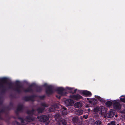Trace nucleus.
<instances>
[{"mask_svg": "<svg viewBox=\"0 0 125 125\" xmlns=\"http://www.w3.org/2000/svg\"><path fill=\"white\" fill-rule=\"evenodd\" d=\"M102 122L100 120H97L94 124L93 125H101Z\"/></svg>", "mask_w": 125, "mask_h": 125, "instance_id": "18", "label": "nucleus"}, {"mask_svg": "<svg viewBox=\"0 0 125 125\" xmlns=\"http://www.w3.org/2000/svg\"><path fill=\"white\" fill-rule=\"evenodd\" d=\"M113 106L114 108L116 109H119L121 108V105L116 100L114 102Z\"/></svg>", "mask_w": 125, "mask_h": 125, "instance_id": "4", "label": "nucleus"}, {"mask_svg": "<svg viewBox=\"0 0 125 125\" xmlns=\"http://www.w3.org/2000/svg\"><path fill=\"white\" fill-rule=\"evenodd\" d=\"M60 124H62L63 125H66L67 124L66 121L64 119H63L60 121Z\"/></svg>", "mask_w": 125, "mask_h": 125, "instance_id": "20", "label": "nucleus"}, {"mask_svg": "<svg viewBox=\"0 0 125 125\" xmlns=\"http://www.w3.org/2000/svg\"><path fill=\"white\" fill-rule=\"evenodd\" d=\"M74 106L76 108H80L82 106V104L81 103L76 102Z\"/></svg>", "mask_w": 125, "mask_h": 125, "instance_id": "9", "label": "nucleus"}, {"mask_svg": "<svg viewBox=\"0 0 125 125\" xmlns=\"http://www.w3.org/2000/svg\"><path fill=\"white\" fill-rule=\"evenodd\" d=\"M89 109H88V110H89Z\"/></svg>", "mask_w": 125, "mask_h": 125, "instance_id": "44", "label": "nucleus"}, {"mask_svg": "<svg viewBox=\"0 0 125 125\" xmlns=\"http://www.w3.org/2000/svg\"><path fill=\"white\" fill-rule=\"evenodd\" d=\"M31 88H29L26 89L24 90V91L25 92H31Z\"/></svg>", "mask_w": 125, "mask_h": 125, "instance_id": "23", "label": "nucleus"}, {"mask_svg": "<svg viewBox=\"0 0 125 125\" xmlns=\"http://www.w3.org/2000/svg\"><path fill=\"white\" fill-rule=\"evenodd\" d=\"M63 109H64L65 110H66V108L65 107H64L63 108Z\"/></svg>", "mask_w": 125, "mask_h": 125, "instance_id": "35", "label": "nucleus"}, {"mask_svg": "<svg viewBox=\"0 0 125 125\" xmlns=\"http://www.w3.org/2000/svg\"><path fill=\"white\" fill-rule=\"evenodd\" d=\"M98 110L96 109H95L94 110V111L95 112H98Z\"/></svg>", "mask_w": 125, "mask_h": 125, "instance_id": "36", "label": "nucleus"}, {"mask_svg": "<svg viewBox=\"0 0 125 125\" xmlns=\"http://www.w3.org/2000/svg\"><path fill=\"white\" fill-rule=\"evenodd\" d=\"M117 115H115V117H117Z\"/></svg>", "mask_w": 125, "mask_h": 125, "instance_id": "40", "label": "nucleus"}, {"mask_svg": "<svg viewBox=\"0 0 125 125\" xmlns=\"http://www.w3.org/2000/svg\"><path fill=\"white\" fill-rule=\"evenodd\" d=\"M112 102L109 101H107L105 103V104L108 107L111 106L112 105Z\"/></svg>", "mask_w": 125, "mask_h": 125, "instance_id": "19", "label": "nucleus"}, {"mask_svg": "<svg viewBox=\"0 0 125 125\" xmlns=\"http://www.w3.org/2000/svg\"><path fill=\"white\" fill-rule=\"evenodd\" d=\"M87 100H89V98H88L87 99Z\"/></svg>", "mask_w": 125, "mask_h": 125, "instance_id": "39", "label": "nucleus"}, {"mask_svg": "<svg viewBox=\"0 0 125 125\" xmlns=\"http://www.w3.org/2000/svg\"><path fill=\"white\" fill-rule=\"evenodd\" d=\"M45 97L44 95H43L42 96L40 97V98L41 99H43Z\"/></svg>", "mask_w": 125, "mask_h": 125, "instance_id": "33", "label": "nucleus"}, {"mask_svg": "<svg viewBox=\"0 0 125 125\" xmlns=\"http://www.w3.org/2000/svg\"><path fill=\"white\" fill-rule=\"evenodd\" d=\"M106 116H104V117L105 118H106Z\"/></svg>", "mask_w": 125, "mask_h": 125, "instance_id": "41", "label": "nucleus"}, {"mask_svg": "<svg viewBox=\"0 0 125 125\" xmlns=\"http://www.w3.org/2000/svg\"><path fill=\"white\" fill-rule=\"evenodd\" d=\"M37 118L40 119V121L44 122L47 121L48 119V117L46 115H43L40 117L39 116H37Z\"/></svg>", "mask_w": 125, "mask_h": 125, "instance_id": "2", "label": "nucleus"}, {"mask_svg": "<svg viewBox=\"0 0 125 125\" xmlns=\"http://www.w3.org/2000/svg\"><path fill=\"white\" fill-rule=\"evenodd\" d=\"M89 103H92V101H90V100H89Z\"/></svg>", "mask_w": 125, "mask_h": 125, "instance_id": "37", "label": "nucleus"}, {"mask_svg": "<svg viewBox=\"0 0 125 125\" xmlns=\"http://www.w3.org/2000/svg\"><path fill=\"white\" fill-rule=\"evenodd\" d=\"M98 111L101 115H104L106 113V110L103 106L100 107L99 108Z\"/></svg>", "mask_w": 125, "mask_h": 125, "instance_id": "1", "label": "nucleus"}, {"mask_svg": "<svg viewBox=\"0 0 125 125\" xmlns=\"http://www.w3.org/2000/svg\"><path fill=\"white\" fill-rule=\"evenodd\" d=\"M44 108H38L37 109V111L38 113H42L43 112V111L45 109Z\"/></svg>", "mask_w": 125, "mask_h": 125, "instance_id": "15", "label": "nucleus"}, {"mask_svg": "<svg viewBox=\"0 0 125 125\" xmlns=\"http://www.w3.org/2000/svg\"><path fill=\"white\" fill-rule=\"evenodd\" d=\"M35 118H32V117L30 116H27L26 118V120L28 122H31L33 121L34 120Z\"/></svg>", "mask_w": 125, "mask_h": 125, "instance_id": "13", "label": "nucleus"}, {"mask_svg": "<svg viewBox=\"0 0 125 125\" xmlns=\"http://www.w3.org/2000/svg\"><path fill=\"white\" fill-rule=\"evenodd\" d=\"M68 89L69 90H71L72 89V88H68Z\"/></svg>", "mask_w": 125, "mask_h": 125, "instance_id": "38", "label": "nucleus"}, {"mask_svg": "<svg viewBox=\"0 0 125 125\" xmlns=\"http://www.w3.org/2000/svg\"><path fill=\"white\" fill-rule=\"evenodd\" d=\"M3 86L2 84L0 83V88H1V87Z\"/></svg>", "mask_w": 125, "mask_h": 125, "instance_id": "32", "label": "nucleus"}, {"mask_svg": "<svg viewBox=\"0 0 125 125\" xmlns=\"http://www.w3.org/2000/svg\"><path fill=\"white\" fill-rule=\"evenodd\" d=\"M115 121H111L110 123L108 124L107 125H115Z\"/></svg>", "mask_w": 125, "mask_h": 125, "instance_id": "24", "label": "nucleus"}, {"mask_svg": "<svg viewBox=\"0 0 125 125\" xmlns=\"http://www.w3.org/2000/svg\"><path fill=\"white\" fill-rule=\"evenodd\" d=\"M56 97H57L59 99H60V97H61V96H60V95L58 96L57 95H56Z\"/></svg>", "mask_w": 125, "mask_h": 125, "instance_id": "31", "label": "nucleus"}, {"mask_svg": "<svg viewBox=\"0 0 125 125\" xmlns=\"http://www.w3.org/2000/svg\"><path fill=\"white\" fill-rule=\"evenodd\" d=\"M83 112V110H78L75 112V114L78 115H80L82 114Z\"/></svg>", "mask_w": 125, "mask_h": 125, "instance_id": "12", "label": "nucleus"}, {"mask_svg": "<svg viewBox=\"0 0 125 125\" xmlns=\"http://www.w3.org/2000/svg\"><path fill=\"white\" fill-rule=\"evenodd\" d=\"M117 125H119V124H117Z\"/></svg>", "mask_w": 125, "mask_h": 125, "instance_id": "42", "label": "nucleus"}, {"mask_svg": "<svg viewBox=\"0 0 125 125\" xmlns=\"http://www.w3.org/2000/svg\"><path fill=\"white\" fill-rule=\"evenodd\" d=\"M23 106L22 105H20L18 106L17 109L16 113L17 114L19 112H21L22 110Z\"/></svg>", "mask_w": 125, "mask_h": 125, "instance_id": "10", "label": "nucleus"}, {"mask_svg": "<svg viewBox=\"0 0 125 125\" xmlns=\"http://www.w3.org/2000/svg\"><path fill=\"white\" fill-rule=\"evenodd\" d=\"M79 120L77 116H75L73 117L72 119V121L74 123H77Z\"/></svg>", "mask_w": 125, "mask_h": 125, "instance_id": "14", "label": "nucleus"}, {"mask_svg": "<svg viewBox=\"0 0 125 125\" xmlns=\"http://www.w3.org/2000/svg\"><path fill=\"white\" fill-rule=\"evenodd\" d=\"M20 119H21V122L22 124V125L23 123H25V122H24L25 120H23L21 118H20Z\"/></svg>", "mask_w": 125, "mask_h": 125, "instance_id": "30", "label": "nucleus"}, {"mask_svg": "<svg viewBox=\"0 0 125 125\" xmlns=\"http://www.w3.org/2000/svg\"><path fill=\"white\" fill-rule=\"evenodd\" d=\"M82 93L84 95L89 96H91L92 95L91 93L90 92L87 91H83Z\"/></svg>", "mask_w": 125, "mask_h": 125, "instance_id": "11", "label": "nucleus"}, {"mask_svg": "<svg viewBox=\"0 0 125 125\" xmlns=\"http://www.w3.org/2000/svg\"><path fill=\"white\" fill-rule=\"evenodd\" d=\"M70 97L75 100H78L82 98V97L80 95L77 94L75 95H71Z\"/></svg>", "mask_w": 125, "mask_h": 125, "instance_id": "6", "label": "nucleus"}, {"mask_svg": "<svg viewBox=\"0 0 125 125\" xmlns=\"http://www.w3.org/2000/svg\"><path fill=\"white\" fill-rule=\"evenodd\" d=\"M55 108L53 106H51L49 109V111L51 112H53L55 110Z\"/></svg>", "mask_w": 125, "mask_h": 125, "instance_id": "22", "label": "nucleus"}, {"mask_svg": "<svg viewBox=\"0 0 125 125\" xmlns=\"http://www.w3.org/2000/svg\"><path fill=\"white\" fill-rule=\"evenodd\" d=\"M23 88L21 86H19L17 87L16 88V90L18 92H20L23 89Z\"/></svg>", "mask_w": 125, "mask_h": 125, "instance_id": "21", "label": "nucleus"}, {"mask_svg": "<svg viewBox=\"0 0 125 125\" xmlns=\"http://www.w3.org/2000/svg\"><path fill=\"white\" fill-rule=\"evenodd\" d=\"M65 103L67 106H71L73 104L74 102L72 100L69 99L65 101Z\"/></svg>", "mask_w": 125, "mask_h": 125, "instance_id": "5", "label": "nucleus"}, {"mask_svg": "<svg viewBox=\"0 0 125 125\" xmlns=\"http://www.w3.org/2000/svg\"><path fill=\"white\" fill-rule=\"evenodd\" d=\"M88 116L87 115H84L83 116V117L84 118L86 119L88 117Z\"/></svg>", "mask_w": 125, "mask_h": 125, "instance_id": "29", "label": "nucleus"}, {"mask_svg": "<svg viewBox=\"0 0 125 125\" xmlns=\"http://www.w3.org/2000/svg\"><path fill=\"white\" fill-rule=\"evenodd\" d=\"M76 90H77V89H75L74 91V92H73V94L75 93V92H76Z\"/></svg>", "mask_w": 125, "mask_h": 125, "instance_id": "34", "label": "nucleus"}, {"mask_svg": "<svg viewBox=\"0 0 125 125\" xmlns=\"http://www.w3.org/2000/svg\"><path fill=\"white\" fill-rule=\"evenodd\" d=\"M53 92L52 89L50 86L48 87V89L46 91V93L48 94H51Z\"/></svg>", "mask_w": 125, "mask_h": 125, "instance_id": "7", "label": "nucleus"}, {"mask_svg": "<svg viewBox=\"0 0 125 125\" xmlns=\"http://www.w3.org/2000/svg\"><path fill=\"white\" fill-rule=\"evenodd\" d=\"M89 109H88V110H89Z\"/></svg>", "mask_w": 125, "mask_h": 125, "instance_id": "43", "label": "nucleus"}, {"mask_svg": "<svg viewBox=\"0 0 125 125\" xmlns=\"http://www.w3.org/2000/svg\"><path fill=\"white\" fill-rule=\"evenodd\" d=\"M120 100L121 101L125 103V98H121Z\"/></svg>", "mask_w": 125, "mask_h": 125, "instance_id": "28", "label": "nucleus"}, {"mask_svg": "<svg viewBox=\"0 0 125 125\" xmlns=\"http://www.w3.org/2000/svg\"><path fill=\"white\" fill-rule=\"evenodd\" d=\"M83 125H88V123L86 121H85L83 123Z\"/></svg>", "mask_w": 125, "mask_h": 125, "instance_id": "27", "label": "nucleus"}, {"mask_svg": "<svg viewBox=\"0 0 125 125\" xmlns=\"http://www.w3.org/2000/svg\"><path fill=\"white\" fill-rule=\"evenodd\" d=\"M114 115V113L112 111H110L106 115V116L108 118H111Z\"/></svg>", "mask_w": 125, "mask_h": 125, "instance_id": "8", "label": "nucleus"}, {"mask_svg": "<svg viewBox=\"0 0 125 125\" xmlns=\"http://www.w3.org/2000/svg\"><path fill=\"white\" fill-rule=\"evenodd\" d=\"M35 111L34 110H32V111H29L27 112V113L29 115H33V114L35 115L34 113Z\"/></svg>", "mask_w": 125, "mask_h": 125, "instance_id": "17", "label": "nucleus"}, {"mask_svg": "<svg viewBox=\"0 0 125 125\" xmlns=\"http://www.w3.org/2000/svg\"><path fill=\"white\" fill-rule=\"evenodd\" d=\"M41 105L43 107V108L47 107L49 105V104L46 103L45 102L42 103L41 104Z\"/></svg>", "mask_w": 125, "mask_h": 125, "instance_id": "16", "label": "nucleus"}, {"mask_svg": "<svg viewBox=\"0 0 125 125\" xmlns=\"http://www.w3.org/2000/svg\"><path fill=\"white\" fill-rule=\"evenodd\" d=\"M62 115H66L67 114V113L66 111H63L62 112Z\"/></svg>", "mask_w": 125, "mask_h": 125, "instance_id": "26", "label": "nucleus"}, {"mask_svg": "<svg viewBox=\"0 0 125 125\" xmlns=\"http://www.w3.org/2000/svg\"><path fill=\"white\" fill-rule=\"evenodd\" d=\"M57 90L58 93L61 96L65 95L66 94L65 90L62 88H59Z\"/></svg>", "mask_w": 125, "mask_h": 125, "instance_id": "3", "label": "nucleus"}, {"mask_svg": "<svg viewBox=\"0 0 125 125\" xmlns=\"http://www.w3.org/2000/svg\"><path fill=\"white\" fill-rule=\"evenodd\" d=\"M31 99V97H27L25 98V100L26 101H28L30 100Z\"/></svg>", "mask_w": 125, "mask_h": 125, "instance_id": "25", "label": "nucleus"}]
</instances>
